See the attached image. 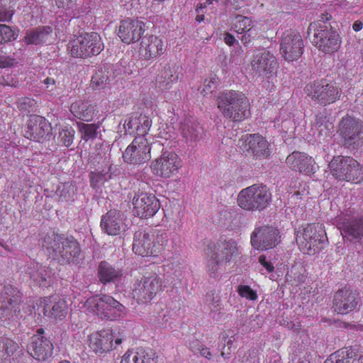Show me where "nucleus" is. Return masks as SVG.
Segmentation results:
<instances>
[{
	"mask_svg": "<svg viewBox=\"0 0 363 363\" xmlns=\"http://www.w3.org/2000/svg\"><path fill=\"white\" fill-rule=\"evenodd\" d=\"M206 303L211 312H218L220 311L222 308L220 298L218 294L213 291L207 293Z\"/></svg>",
	"mask_w": 363,
	"mask_h": 363,
	"instance_id": "49530a36",
	"label": "nucleus"
},
{
	"mask_svg": "<svg viewBox=\"0 0 363 363\" xmlns=\"http://www.w3.org/2000/svg\"><path fill=\"white\" fill-rule=\"evenodd\" d=\"M218 84V80L216 77L205 79L201 94L206 95L212 93L217 88Z\"/></svg>",
	"mask_w": 363,
	"mask_h": 363,
	"instance_id": "6e6d98bb",
	"label": "nucleus"
},
{
	"mask_svg": "<svg viewBox=\"0 0 363 363\" xmlns=\"http://www.w3.org/2000/svg\"><path fill=\"white\" fill-rule=\"evenodd\" d=\"M79 131L81 134V138L85 141L94 140L98 135L99 125L95 123H78Z\"/></svg>",
	"mask_w": 363,
	"mask_h": 363,
	"instance_id": "a19ab883",
	"label": "nucleus"
},
{
	"mask_svg": "<svg viewBox=\"0 0 363 363\" xmlns=\"http://www.w3.org/2000/svg\"><path fill=\"white\" fill-rule=\"evenodd\" d=\"M14 31L10 26L0 24V44L7 43L12 39H15Z\"/></svg>",
	"mask_w": 363,
	"mask_h": 363,
	"instance_id": "603ef678",
	"label": "nucleus"
},
{
	"mask_svg": "<svg viewBox=\"0 0 363 363\" xmlns=\"http://www.w3.org/2000/svg\"><path fill=\"white\" fill-rule=\"evenodd\" d=\"M156 156L150 168L152 173L157 177L169 178L177 174L183 165L180 157L175 152L167 150L163 143L162 151Z\"/></svg>",
	"mask_w": 363,
	"mask_h": 363,
	"instance_id": "9d476101",
	"label": "nucleus"
},
{
	"mask_svg": "<svg viewBox=\"0 0 363 363\" xmlns=\"http://www.w3.org/2000/svg\"><path fill=\"white\" fill-rule=\"evenodd\" d=\"M338 131L347 147L363 143V122L359 119L347 115L340 121Z\"/></svg>",
	"mask_w": 363,
	"mask_h": 363,
	"instance_id": "2eb2a0df",
	"label": "nucleus"
},
{
	"mask_svg": "<svg viewBox=\"0 0 363 363\" xmlns=\"http://www.w3.org/2000/svg\"><path fill=\"white\" fill-rule=\"evenodd\" d=\"M208 259L207 269L210 276H216L220 266L228 262L237 251L235 242L228 241L220 244L208 245Z\"/></svg>",
	"mask_w": 363,
	"mask_h": 363,
	"instance_id": "9b49d317",
	"label": "nucleus"
},
{
	"mask_svg": "<svg viewBox=\"0 0 363 363\" xmlns=\"http://www.w3.org/2000/svg\"><path fill=\"white\" fill-rule=\"evenodd\" d=\"M138 121L139 125L138 135L144 137L152 125V120L146 115L140 113L138 115Z\"/></svg>",
	"mask_w": 363,
	"mask_h": 363,
	"instance_id": "de8ad7c7",
	"label": "nucleus"
},
{
	"mask_svg": "<svg viewBox=\"0 0 363 363\" xmlns=\"http://www.w3.org/2000/svg\"><path fill=\"white\" fill-rule=\"evenodd\" d=\"M243 35L241 36L240 41L243 45L248 46L251 42L255 40L257 37V33L255 32V29L249 30L248 31L244 32Z\"/></svg>",
	"mask_w": 363,
	"mask_h": 363,
	"instance_id": "13d9d810",
	"label": "nucleus"
},
{
	"mask_svg": "<svg viewBox=\"0 0 363 363\" xmlns=\"http://www.w3.org/2000/svg\"><path fill=\"white\" fill-rule=\"evenodd\" d=\"M42 82L46 86V88L50 91L54 90L60 84L58 77L51 74H50V76L47 77L45 79H43Z\"/></svg>",
	"mask_w": 363,
	"mask_h": 363,
	"instance_id": "bf43d9fd",
	"label": "nucleus"
},
{
	"mask_svg": "<svg viewBox=\"0 0 363 363\" xmlns=\"http://www.w3.org/2000/svg\"><path fill=\"white\" fill-rule=\"evenodd\" d=\"M233 345V340L231 339H228L226 344L224 345L223 347V351L221 352L220 355L224 359L230 358V355L231 354V347Z\"/></svg>",
	"mask_w": 363,
	"mask_h": 363,
	"instance_id": "69168bd1",
	"label": "nucleus"
},
{
	"mask_svg": "<svg viewBox=\"0 0 363 363\" xmlns=\"http://www.w3.org/2000/svg\"><path fill=\"white\" fill-rule=\"evenodd\" d=\"M169 239V235L167 233H162L157 236V245L160 246V252L168 247V241Z\"/></svg>",
	"mask_w": 363,
	"mask_h": 363,
	"instance_id": "052dcab7",
	"label": "nucleus"
},
{
	"mask_svg": "<svg viewBox=\"0 0 363 363\" xmlns=\"http://www.w3.org/2000/svg\"><path fill=\"white\" fill-rule=\"evenodd\" d=\"M342 234L350 239H358L363 237V218L356 219L344 223Z\"/></svg>",
	"mask_w": 363,
	"mask_h": 363,
	"instance_id": "e433bc0d",
	"label": "nucleus"
},
{
	"mask_svg": "<svg viewBox=\"0 0 363 363\" xmlns=\"http://www.w3.org/2000/svg\"><path fill=\"white\" fill-rule=\"evenodd\" d=\"M304 49L301 35L296 31L289 30L284 32L280 42V52L287 61L297 60Z\"/></svg>",
	"mask_w": 363,
	"mask_h": 363,
	"instance_id": "dca6fc26",
	"label": "nucleus"
},
{
	"mask_svg": "<svg viewBox=\"0 0 363 363\" xmlns=\"http://www.w3.org/2000/svg\"><path fill=\"white\" fill-rule=\"evenodd\" d=\"M74 135L73 130L62 129L59 133L58 139L65 146L69 147L73 143Z\"/></svg>",
	"mask_w": 363,
	"mask_h": 363,
	"instance_id": "864d4df0",
	"label": "nucleus"
},
{
	"mask_svg": "<svg viewBox=\"0 0 363 363\" xmlns=\"http://www.w3.org/2000/svg\"><path fill=\"white\" fill-rule=\"evenodd\" d=\"M5 353L4 357H11L13 355H17L21 353V350H19L18 344L14 340L6 337L5 341Z\"/></svg>",
	"mask_w": 363,
	"mask_h": 363,
	"instance_id": "3c124183",
	"label": "nucleus"
},
{
	"mask_svg": "<svg viewBox=\"0 0 363 363\" xmlns=\"http://www.w3.org/2000/svg\"><path fill=\"white\" fill-rule=\"evenodd\" d=\"M325 363H363V348L354 345L331 354Z\"/></svg>",
	"mask_w": 363,
	"mask_h": 363,
	"instance_id": "b1692460",
	"label": "nucleus"
},
{
	"mask_svg": "<svg viewBox=\"0 0 363 363\" xmlns=\"http://www.w3.org/2000/svg\"><path fill=\"white\" fill-rule=\"evenodd\" d=\"M331 175L339 181L355 184L363 181V169L360 164L350 157L342 155L333 158L328 164Z\"/></svg>",
	"mask_w": 363,
	"mask_h": 363,
	"instance_id": "0eeeda50",
	"label": "nucleus"
},
{
	"mask_svg": "<svg viewBox=\"0 0 363 363\" xmlns=\"http://www.w3.org/2000/svg\"><path fill=\"white\" fill-rule=\"evenodd\" d=\"M67 312V305L65 300L50 297L44 301L43 313L45 316L62 319Z\"/></svg>",
	"mask_w": 363,
	"mask_h": 363,
	"instance_id": "c756f323",
	"label": "nucleus"
},
{
	"mask_svg": "<svg viewBox=\"0 0 363 363\" xmlns=\"http://www.w3.org/2000/svg\"><path fill=\"white\" fill-rule=\"evenodd\" d=\"M52 33L50 26H40L26 33L25 42L27 44L39 45L48 42Z\"/></svg>",
	"mask_w": 363,
	"mask_h": 363,
	"instance_id": "c9c22d12",
	"label": "nucleus"
},
{
	"mask_svg": "<svg viewBox=\"0 0 363 363\" xmlns=\"http://www.w3.org/2000/svg\"><path fill=\"white\" fill-rule=\"evenodd\" d=\"M133 205L134 215L143 219L152 218L160 208L157 197L146 192L136 194L133 199Z\"/></svg>",
	"mask_w": 363,
	"mask_h": 363,
	"instance_id": "f3484780",
	"label": "nucleus"
},
{
	"mask_svg": "<svg viewBox=\"0 0 363 363\" xmlns=\"http://www.w3.org/2000/svg\"><path fill=\"white\" fill-rule=\"evenodd\" d=\"M279 230L272 225H264L256 227L250 236L252 246L259 251L268 250L281 242Z\"/></svg>",
	"mask_w": 363,
	"mask_h": 363,
	"instance_id": "f8f14e48",
	"label": "nucleus"
},
{
	"mask_svg": "<svg viewBox=\"0 0 363 363\" xmlns=\"http://www.w3.org/2000/svg\"><path fill=\"white\" fill-rule=\"evenodd\" d=\"M52 133L50 123L44 117L38 115L31 116L25 130V137L35 141L47 139Z\"/></svg>",
	"mask_w": 363,
	"mask_h": 363,
	"instance_id": "4be33fe9",
	"label": "nucleus"
},
{
	"mask_svg": "<svg viewBox=\"0 0 363 363\" xmlns=\"http://www.w3.org/2000/svg\"><path fill=\"white\" fill-rule=\"evenodd\" d=\"M181 131L186 143L191 144L199 141L203 135V129L196 119L188 117L181 123Z\"/></svg>",
	"mask_w": 363,
	"mask_h": 363,
	"instance_id": "c85d7f7f",
	"label": "nucleus"
},
{
	"mask_svg": "<svg viewBox=\"0 0 363 363\" xmlns=\"http://www.w3.org/2000/svg\"><path fill=\"white\" fill-rule=\"evenodd\" d=\"M155 240L153 234L145 230L136 231L133 236V251L142 257L157 256L160 247Z\"/></svg>",
	"mask_w": 363,
	"mask_h": 363,
	"instance_id": "412c9836",
	"label": "nucleus"
},
{
	"mask_svg": "<svg viewBox=\"0 0 363 363\" xmlns=\"http://www.w3.org/2000/svg\"><path fill=\"white\" fill-rule=\"evenodd\" d=\"M200 354L201 356H203L207 359H211V357L212 356L211 352L209 351V349L207 347H202L200 350Z\"/></svg>",
	"mask_w": 363,
	"mask_h": 363,
	"instance_id": "774afa93",
	"label": "nucleus"
},
{
	"mask_svg": "<svg viewBox=\"0 0 363 363\" xmlns=\"http://www.w3.org/2000/svg\"><path fill=\"white\" fill-rule=\"evenodd\" d=\"M43 328L37 330V334L31 337L27 345V351L33 358L39 361H45L52 354L53 345L50 340L42 335Z\"/></svg>",
	"mask_w": 363,
	"mask_h": 363,
	"instance_id": "6ab92c4d",
	"label": "nucleus"
},
{
	"mask_svg": "<svg viewBox=\"0 0 363 363\" xmlns=\"http://www.w3.org/2000/svg\"><path fill=\"white\" fill-rule=\"evenodd\" d=\"M122 275V271L120 269L115 268L106 261H102L99 264L98 277L100 282L104 284L118 281Z\"/></svg>",
	"mask_w": 363,
	"mask_h": 363,
	"instance_id": "473e14b6",
	"label": "nucleus"
},
{
	"mask_svg": "<svg viewBox=\"0 0 363 363\" xmlns=\"http://www.w3.org/2000/svg\"><path fill=\"white\" fill-rule=\"evenodd\" d=\"M89 43L85 45L86 57L99 55L104 49L100 35L97 33H86Z\"/></svg>",
	"mask_w": 363,
	"mask_h": 363,
	"instance_id": "58836bf2",
	"label": "nucleus"
},
{
	"mask_svg": "<svg viewBox=\"0 0 363 363\" xmlns=\"http://www.w3.org/2000/svg\"><path fill=\"white\" fill-rule=\"evenodd\" d=\"M331 15L322 13L320 18L309 24L307 35L313 45L324 53H332L337 51L341 44L337 31L331 26L328 21Z\"/></svg>",
	"mask_w": 363,
	"mask_h": 363,
	"instance_id": "f03ea898",
	"label": "nucleus"
},
{
	"mask_svg": "<svg viewBox=\"0 0 363 363\" xmlns=\"http://www.w3.org/2000/svg\"><path fill=\"white\" fill-rule=\"evenodd\" d=\"M218 108L224 117L233 121H242L250 115V103L244 94L228 91L218 98Z\"/></svg>",
	"mask_w": 363,
	"mask_h": 363,
	"instance_id": "7ed1b4c3",
	"label": "nucleus"
},
{
	"mask_svg": "<svg viewBox=\"0 0 363 363\" xmlns=\"http://www.w3.org/2000/svg\"><path fill=\"white\" fill-rule=\"evenodd\" d=\"M21 296L18 289L8 284L0 287V318L11 319L20 312Z\"/></svg>",
	"mask_w": 363,
	"mask_h": 363,
	"instance_id": "ddd939ff",
	"label": "nucleus"
},
{
	"mask_svg": "<svg viewBox=\"0 0 363 363\" xmlns=\"http://www.w3.org/2000/svg\"><path fill=\"white\" fill-rule=\"evenodd\" d=\"M35 101L28 97H22L17 102V107L22 112L35 111Z\"/></svg>",
	"mask_w": 363,
	"mask_h": 363,
	"instance_id": "09e8293b",
	"label": "nucleus"
},
{
	"mask_svg": "<svg viewBox=\"0 0 363 363\" xmlns=\"http://www.w3.org/2000/svg\"><path fill=\"white\" fill-rule=\"evenodd\" d=\"M359 299V294L356 290L339 289L334 295L333 308L337 313L347 314L356 308Z\"/></svg>",
	"mask_w": 363,
	"mask_h": 363,
	"instance_id": "aec40b11",
	"label": "nucleus"
},
{
	"mask_svg": "<svg viewBox=\"0 0 363 363\" xmlns=\"http://www.w3.org/2000/svg\"><path fill=\"white\" fill-rule=\"evenodd\" d=\"M315 125L320 128V133L325 131V135L331 133L333 129V125L330 118L328 117L326 112H320L315 116Z\"/></svg>",
	"mask_w": 363,
	"mask_h": 363,
	"instance_id": "c03bdc74",
	"label": "nucleus"
},
{
	"mask_svg": "<svg viewBox=\"0 0 363 363\" xmlns=\"http://www.w3.org/2000/svg\"><path fill=\"white\" fill-rule=\"evenodd\" d=\"M178 79L175 67L166 65L157 74L156 86L161 90H167L177 83Z\"/></svg>",
	"mask_w": 363,
	"mask_h": 363,
	"instance_id": "2f4dec72",
	"label": "nucleus"
},
{
	"mask_svg": "<svg viewBox=\"0 0 363 363\" xmlns=\"http://www.w3.org/2000/svg\"><path fill=\"white\" fill-rule=\"evenodd\" d=\"M110 82V72L106 67L99 68L91 77V86L94 89H101L106 87Z\"/></svg>",
	"mask_w": 363,
	"mask_h": 363,
	"instance_id": "ea45409f",
	"label": "nucleus"
},
{
	"mask_svg": "<svg viewBox=\"0 0 363 363\" xmlns=\"http://www.w3.org/2000/svg\"><path fill=\"white\" fill-rule=\"evenodd\" d=\"M136 360L138 363H157L158 356L156 352L150 349L138 348L135 350Z\"/></svg>",
	"mask_w": 363,
	"mask_h": 363,
	"instance_id": "37998d69",
	"label": "nucleus"
},
{
	"mask_svg": "<svg viewBox=\"0 0 363 363\" xmlns=\"http://www.w3.org/2000/svg\"><path fill=\"white\" fill-rule=\"evenodd\" d=\"M162 151V143L156 140L149 143L143 136L135 137L123 154L125 162L140 164L155 157Z\"/></svg>",
	"mask_w": 363,
	"mask_h": 363,
	"instance_id": "39448f33",
	"label": "nucleus"
},
{
	"mask_svg": "<svg viewBox=\"0 0 363 363\" xmlns=\"http://www.w3.org/2000/svg\"><path fill=\"white\" fill-rule=\"evenodd\" d=\"M296 240L301 252L314 255L326 246L328 238L322 224L310 223L297 232Z\"/></svg>",
	"mask_w": 363,
	"mask_h": 363,
	"instance_id": "423d86ee",
	"label": "nucleus"
},
{
	"mask_svg": "<svg viewBox=\"0 0 363 363\" xmlns=\"http://www.w3.org/2000/svg\"><path fill=\"white\" fill-rule=\"evenodd\" d=\"M30 279L38 285L42 287H47L52 281V269L39 264H33L28 272Z\"/></svg>",
	"mask_w": 363,
	"mask_h": 363,
	"instance_id": "72a5a7b5",
	"label": "nucleus"
},
{
	"mask_svg": "<svg viewBox=\"0 0 363 363\" xmlns=\"http://www.w3.org/2000/svg\"><path fill=\"white\" fill-rule=\"evenodd\" d=\"M259 262L267 269L268 272H272L274 269L273 264L267 261V257L265 255H262L259 257Z\"/></svg>",
	"mask_w": 363,
	"mask_h": 363,
	"instance_id": "338daca9",
	"label": "nucleus"
},
{
	"mask_svg": "<svg viewBox=\"0 0 363 363\" xmlns=\"http://www.w3.org/2000/svg\"><path fill=\"white\" fill-rule=\"evenodd\" d=\"M163 53V42L157 36H145L140 43V55L145 60H153Z\"/></svg>",
	"mask_w": 363,
	"mask_h": 363,
	"instance_id": "cd10ccee",
	"label": "nucleus"
},
{
	"mask_svg": "<svg viewBox=\"0 0 363 363\" xmlns=\"http://www.w3.org/2000/svg\"><path fill=\"white\" fill-rule=\"evenodd\" d=\"M302 267L299 269L297 267H293L291 269L290 273L286 274L287 280L291 281L292 279L295 281L296 284L303 283L305 281V276L301 273Z\"/></svg>",
	"mask_w": 363,
	"mask_h": 363,
	"instance_id": "5fc2aeb1",
	"label": "nucleus"
},
{
	"mask_svg": "<svg viewBox=\"0 0 363 363\" xmlns=\"http://www.w3.org/2000/svg\"><path fill=\"white\" fill-rule=\"evenodd\" d=\"M138 116L134 114L128 117L124 121L123 127L125 130V133L133 134L135 132L138 133Z\"/></svg>",
	"mask_w": 363,
	"mask_h": 363,
	"instance_id": "8fccbe9b",
	"label": "nucleus"
},
{
	"mask_svg": "<svg viewBox=\"0 0 363 363\" xmlns=\"http://www.w3.org/2000/svg\"><path fill=\"white\" fill-rule=\"evenodd\" d=\"M304 91L312 101L324 106L338 101L342 95L341 89L335 83L325 79L308 84Z\"/></svg>",
	"mask_w": 363,
	"mask_h": 363,
	"instance_id": "6e6552de",
	"label": "nucleus"
},
{
	"mask_svg": "<svg viewBox=\"0 0 363 363\" xmlns=\"http://www.w3.org/2000/svg\"><path fill=\"white\" fill-rule=\"evenodd\" d=\"M42 247L50 258L62 265L77 264L79 262L81 249L73 237L52 231L43 238Z\"/></svg>",
	"mask_w": 363,
	"mask_h": 363,
	"instance_id": "f257e3e1",
	"label": "nucleus"
},
{
	"mask_svg": "<svg viewBox=\"0 0 363 363\" xmlns=\"http://www.w3.org/2000/svg\"><path fill=\"white\" fill-rule=\"evenodd\" d=\"M246 150L256 158H266L269 155L267 141L261 135H250L247 139Z\"/></svg>",
	"mask_w": 363,
	"mask_h": 363,
	"instance_id": "7c9ffc66",
	"label": "nucleus"
},
{
	"mask_svg": "<svg viewBox=\"0 0 363 363\" xmlns=\"http://www.w3.org/2000/svg\"><path fill=\"white\" fill-rule=\"evenodd\" d=\"M70 111L77 118L85 121H90L95 113V108L94 106L89 101L78 100L72 104Z\"/></svg>",
	"mask_w": 363,
	"mask_h": 363,
	"instance_id": "f704fd0d",
	"label": "nucleus"
},
{
	"mask_svg": "<svg viewBox=\"0 0 363 363\" xmlns=\"http://www.w3.org/2000/svg\"><path fill=\"white\" fill-rule=\"evenodd\" d=\"M286 162L291 169L301 173L308 174L314 172L315 170L312 157L303 152H292L286 157Z\"/></svg>",
	"mask_w": 363,
	"mask_h": 363,
	"instance_id": "bb28decb",
	"label": "nucleus"
},
{
	"mask_svg": "<svg viewBox=\"0 0 363 363\" xmlns=\"http://www.w3.org/2000/svg\"><path fill=\"white\" fill-rule=\"evenodd\" d=\"M85 304L90 312L107 320L121 317L125 308L121 303L106 294L91 296L86 300Z\"/></svg>",
	"mask_w": 363,
	"mask_h": 363,
	"instance_id": "1a4fd4ad",
	"label": "nucleus"
},
{
	"mask_svg": "<svg viewBox=\"0 0 363 363\" xmlns=\"http://www.w3.org/2000/svg\"><path fill=\"white\" fill-rule=\"evenodd\" d=\"M252 70L259 77H269L275 73L277 62L269 51L262 49L255 52L251 62Z\"/></svg>",
	"mask_w": 363,
	"mask_h": 363,
	"instance_id": "a211bd4d",
	"label": "nucleus"
},
{
	"mask_svg": "<svg viewBox=\"0 0 363 363\" xmlns=\"http://www.w3.org/2000/svg\"><path fill=\"white\" fill-rule=\"evenodd\" d=\"M114 336L110 330H102L90 335L89 347L96 353L101 354L113 349Z\"/></svg>",
	"mask_w": 363,
	"mask_h": 363,
	"instance_id": "a878e982",
	"label": "nucleus"
},
{
	"mask_svg": "<svg viewBox=\"0 0 363 363\" xmlns=\"http://www.w3.org/2000/svg\"><path fill=\"white\" fill-rule=\"evenodd\" d=\"M101 227L109 235H120L127 228L123 220L122 213L117 210H110L102 216Z\"/></svg>",
	"mask_w": 363,
	"mask_h": 363,
	"instance_id": "393cba45",
	"label": "nucleus"
},
{
	"mask_svg": "<svg viewBox=\"0 0 363 363\" xmlns=\"http://www.w3.org/2000/svg\"><path fill=\"white\" fill-rule=\"evenodd\" d=\"M120 169L117 167L116 165L111 164L108 167V171L104 174L102 172L94 173L91 172V181L96 179V182L101 181L102 179L108 180L112 179L113 175L117 176L120 174Z\"/></svg>",
	"mask_w": 363,
	"mask_h": 363,
	"instance_id": "a18cd8bd",
	"label": "nucleus"
},
{
	"mask_svg": "<svg viewBox=\"0 0 363 363\" xmlns=\"http://www.w3.org/2000/svg\"><path fill=\"white\" fill-rule=\"evenodd\" d=\"M161 278L155 273L143 277L137 282L133 289V296L138 303L150 302L161 290Z\"/></svg>",
	"mask_w": 363,
	"mask_h": 363,
	"instance_id": "4468645a",
	"label": "nucleus"
},
{
	"mask_svg": "<svg viewBox=\"0 0 363 363\" xmlns=\"http://www.w3.org/2000/svg\"><path fill=\"white\" fill-rule=\"evenodd\" d=\"M89 43L86 33L80 35L68 44V50L73 57H86L85 45Z\"/></svg>",
	"mask_w": 363,
	"mask_h": 363,
	"instance_id": "4c0bfd02",
	"label": "nucleus"
},
{
	"mask_svg": "<svg viewBox=\"0 0 363 363\" xmlns=\"http://www.w3.org/2000/svg\"><path fill=\"white\" fill-rule=\"evenodd\" d=\"M134 350H128L122 357L121 363H138Z\"/></svg>",
	"mask_w": 363,
	"mask_h": 363,
	"instance_id": "680f3d73",
	"label": "nucleus"
},
{
	"mask_svg": "<svg viewBox=\"0 0 363 363\" xmlns=\"http://www.w3.org/2000/svg\"><path fill=\"white\" fill-rule=\"evenodd\" d=\"M224 41L227 45H228L230 46L233 45L235 43L239 48L238 52H240V54H242L243 52V50L241 49V47L239 45L238 41L236 40V39L232 34H230L229 33H226L224 36Z\"/></svg>",
	"mask_w": 363,
	"mask_h": 363,
	"instance_id": "e2e57ef3",
	"label": "nucleus"
},
{
	"mask_svg": "<svg viewBox=\"0 0 363 363\" xmlns=\"http://www.w3.org/2000/svg\"><path fill=\"white\" fill-rule=\"evenodd\" d=\"M15 60L5 55H0V68H6L13 66Z\"/></svg>",
	"mask_w": 363,
	"mask_h": 363,
	"instance_id": "0e129e2a",
	"label": "nucleus"
},
{
	"mask_svg": "<svg viewBox=\"0 0 363 363\" xmlns=\"http://www.w3.org/2000/svg\"><path fill=\"white\" fill-rule=\"evenodd\" d=\"M145 32V23L139 20L126 19L121 22L118 35L127 44L140 39Z\"/></svg>",
	"mask_w": 363,
	"mask_h": 363,
	"instance_id": "5701e85b",
	"label": "nucleus"
},
{
	"mask_svg": "<svg viewBox=\"0 0 363 363\" xmlns=\"http://www.w3.org/2000/svg\"><path fill=\"white\" fill-rule=\"evenodd\" d=\"M272 201V194L266 185L255 184L242 189L238 195V205L248 211H262Z\"/></svg>",
	"mask_w": 363,
	"mask_h": 363,
	"instance_id": "20e7f679",
	"label": "nucleus"
},
{
	"mask_svg": "<svg viewBox=\"0 0 363 363\" xmlns=\"http://www.w3.org/2000/svg\"><path fill=\"white\" fill-rule=\"evenodd\" d=\"M238 292L240 296L246 298L249 300L254 301L257 298L256 292L249 286L239 285Z\"/></svg>",
	"mask_w": 363,
	"mask_h": 363,
	"instance_id": "4d7b16f0",
	"label": "nucleus"
},
{
	"mask_svg": "<svg viewBox=\"0 0 363 363\" xmlns=\"http://www.w3.org/2000/svg\"><path fill=\"white\" fill-rule=\"evenodd\" d=\"M232 28L238 33L242 34L253 28L252 22L246 16L238 15L233 21Z\"/></svg>",
	"mask_w": 363,
	"mask_h": 363,
	"instance_id": "79ce46f5",
	"label": "nucleus"
}]
</instances>
